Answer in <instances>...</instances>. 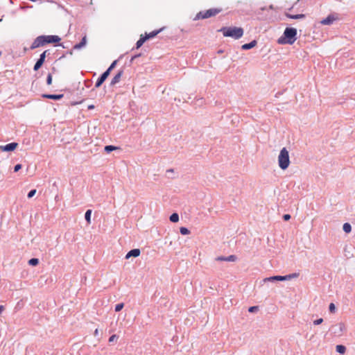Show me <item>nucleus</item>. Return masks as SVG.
<instances>
[{
    "instance_id": "obj_5",
    "label": "nucleus",
    "mask_w": 355,
    "mask_h": 355,
    "mask_svg": "<svg viewBox=\"0 0 355 355\" xmlns=\"http://www.w3.org/2000/svg\"><path fill=\"white\" fill-rule=\"evenodd\" d=\"M222 11L221 8H210L205 11L199 12L196 17L194 20L207 19L214 16H216Z\"/></svg>"
},
{
    "instance_id": "obj_21",
    "label": "nucleus",
    "mask_w": 355,
    "mask_h": 355,
    "mask_svg": "<svg viewBox=\"0 0 355 355\" xmlns=\"http://www.w3.org/2000/svg\"><path fill=\"white\" fill-rule=\"evenodd\" d=\"M336 350L339 354H344L346 351V347L343 345H338L336 347Z\"/></svg>"
},
{
    "instance_id": "obj_9",
    "label": "nucleus",
    "mask_w": 355,
    "mask_h": 355,
    "mask_svg": "<svg viewBox=\"0 0 355 355\" xmlns=\"http://www.w3.org/2000/svg\"><path fill=\"white\" fill-rule=\"evenodd\" d=\"M123 73V70H119L118 71V73L112 78L111 82H110V86H114L115 85L116 83H118L120 80H121V78L122 76Z\"/></svg>"
},
{
    "instance_id": "obj_42",
    "label": "nucleus",
    "mask_w": 355,
    "mask_h": 355,
    "mask_svg": "<svg viewBox=\"0 0 355 355\" xmlns=\"http://www.w3.org/2000/svg\"><path fill=\"white\" fill-rule=\"evenodd\" d=\"M88 108H89V109H92V108H94V105H89V106L88 107Z\"/></svg>"
},
{
    "instance_id": "obj_12",
    "label": "nucleus",
    "mask_w": 355,
    "mask_h": 355,
    "mask_svg": "<svg viewBox=\"0 0 355 355\" xmlns=\"http://www.w3.org/2000/svg\"><path fill=\"white\" fill-rule=\"evenodd\" d=\"M44 98L52 99L55 101L60 100L63 98L64 94H44L42 96Z\"/></svg>"
},
{
    "instance_id": "obj_20",
    "label": "nucleus",
    "mask_w": 355,
    "mask_h": 355,
    "mask_svg": "<svg viewBox=\"0 0 355 355\" xmlns=\"http://www.w3.org/2000/svg\"><path fill=\"white\" fill-rule=\"evenodd\" d=\"M170 221L177 223L179 221V215L177 213H173L169 217Z\"/></svg>"
},
{
    "instance_id": "obj_6",
    "label": "nucleus",
    "mask_w": 355,
    "mask_h": 355,
    "mask_svg": "<svg viewBox=\"0 0 355 355\" xmlns=\"http://www.w3.org/2000/svg\"><path fill=\"white\" fill-rule=\"evenodd\" d=\"M116 63H117V60L113 61L112 62V64L110 65V67L99 76V78H98V80H96V82L95 83L96 88H98L102 85V84L105 82V80L110 76L111 71L115 67Z\"/></svg>"
},
{
    "instance_id": "obj_8",
    "label": "nucleus",
    "mask_w": 355,
    "mask_h": 355,
    "mask_svg": "<svg viewBox=\"0 0 355 355\" xmlns=\"http://www.w3.org/2000/svg\"><path fill=\"white\" fill-rule=\"evenodd\" d=\"M17 146V143L12 142L4 146H0V150L1 151L11 152L15 150Z\"/></svg>"
},
{
    "instance_id": "obj_40",
    "label": "nucleus",
    "mask_w": 355,
    "mask_h": 355,
    "mask_svg": "<svg viewBox=\"0 0 355 355\" xmlns=\"http://www.w3.org/2000/svg\"><path fill=\"white\" fill-rule=\"evenodd\" d=\"M173 169H168L166 171V173H173Z\"/></svg>"
},
{
    "instance_id": "obj_38",
    "label": "nucleus",
    "mask_w": 355,
    "mask_h": 355,
    "mask_svg": "<svg viewBox=\"0 0 355 355\" xmlns=\"http://www.w3.org/2000/svg\"><path fill=\"white\" fill-rule=\"evenodd\" d=\"M141 55V53H139V54H136V55H135L134 56H132V58H131L130 61H131V62H132V61H133L135 59H136V58H137L140 57Z\"/></svg>"
},
{
    "instance_id": "obj_33",
    "label": "nucleus",
    "mask_w": 355,
    "mask_h": 355,
    "mask_svg": "<svg viewBox=\"0 0 355 355\" xmlns=\"http://www.w3.org/2000/svg\"><path fill=\"white\" fill-rule=\"evenodd\" d=\"M216 261H227V257H223V256H220V257H217L216 258Z\"/></svg>"
},
{
    "instance_id": "obj_28",
    "label": "nucleus",
    "mask_w": 355,
    "mask_h": 355,
    "mask_svg": "<svg viewBox=\"0 0 355 355\" xmlns=\"http://www.w3.org/2000/svg\"><path fill=\"white\" fill-rule=\"evenodd\" d=\"M258 310H259V306H252L249 307V309H248V311L250 313H255Z\"/></svg>"
},
{
    "instance_id": "obj_46",
    "label": "nucleus",
    "mask_w": 355,
    "mask_h": 355,
    "mask_svg": "<svg viewBox=\"0 0 355 355\" xmlns=\"http://www.w3.org/2000/svg\"><path fill=\"white\" fill-rule=\"evenodd\" d=\"M10 1L11 3H13L12 0H10Z\"/></svg>"
},
{
    "instance_id": "obj_39",
    "label": "nucleus",
    "mask_w": 355,
    "mask_h": 355,
    "mask_svg": "<svg viewBox=\"0 0 355 355\" xmlns=\"http://www.w3.org/2000/svg\"><path fill=\"white\" fill-rule=\"evenodd\" d=\"M4 309V306H2V305H0V314L2 313V311H3Z\"/></svg>"
},
{
    "instance_id": "obj_16",
    "label": "nucleus",
    "mask_w": 355,
    "mask_h": 355,
    "mask_svg": "<svg viewBox=\"0 0 355 355\" xmlns=\"http://www.w3.org/2000/svg\"><path fill=\"white\" fill-rule=\"evenodd\" d=\"M162 29L163 28H160L159 30H155L149 33H146L144 37L146 38L147 40L149 39L153 38L157 35H158L162 31Z\"/></svg>"
},
{
    "instance_id": "obj_31",
    "label": "nucleus",
    "mask_w": 355,
    "mask_h": 355,
    "mask_svg": "<svg viewBox=\"0 0 355 355\" xmlns=\"http://www.w3.org/2000/svg\"><path fill=\"white\" fill-rule=\"evenodd\" d=\"M51 83H52V75H51V73H49L46 77V84L48 85H51Z\"/></svg>"
},
{
    "instance_id": "obj_18",
    "label": "nucleus",
    "mask_w": 355,
    "mask_h": 355,
    "mask_svg": "<svg viewBox=\"0 0 355 355\" xmlns=\"http://www.w3.org/2000/svg\"><path fill=\"white\" fill-rule=\"evenodd\" d=\"M146 38L144 37V35H141L140 38L137 40L135 44V49H139L144 43L146 41Z\"/></svg>"
},
{
    "instance_id": "obj_29",
    "label": "nucleus",
    "mask_w": 355,
    "mask_h": 355,
    "mask_svg": "<svg viewBox=\"0 0 355 355\" xmlns=\"http://www.w3.org/2000/svg\"><path fill=\"white\" fill-rule=\"evenodd\" d=\"M237 260V257L236 255H230L227 257V261H235Z\"/></svg>"
},
{
    "instance_id": "obj_41",
    "label": "nucleus",
    "mask_w": 355,
    "mask_h": 355,
    "mask_svg": "<svg viewBox=\"0 0 355 355\" xmlns=\"http://www.w3.org/2000/svg\"><path fill=\"white\" fill-rule=\"evenodd\" d=\"M98 334V329H96L95 331H94V336H97Z\"/></svg>"
},
{
    "instance_id": "obj_17",
    "label": "nucleus",
    "mask_w": 355,
    "mask_h": 355,
    "mask_svg": "<svg viewBox=\"0 0 355 355\" xmlns=\"http://www.w3.org/2000/svg\"><path fill=\"white\" fill-rule=\"evenodd\" d=\"M285 15L286 16V17L292 19H304L306 17L305 15L304 14L292 15L287 12L285 14Z\"/></svg>"
},
{
    "instance_id": "obj_26",
    "label": "nucleus",
    "mask_w": 355,
    "mask_h": 355,
    "mask_svg": "<svg viewBox=\"0 0 355 355\" xmlns=\"http://www.w3.org/2000/svg\"><path fill=\"white\" fill-rule=\"evenodd\" d=\"M180 232L182 235H187L190 233V231L188 228H187L185 227H181L180 228Z\"/></svg>"
},
{
    "instance_id": "obj_3",
    "label": "nucleus",
    "mask_w": 355,
    "mask_h": 355,
    "mask_svg": "<svg viewBox=\"0 0 355 355\" xmlns=\"http://www.w3.org/2000/svg\"><path fill=\"white\" fill-rule=\"evenodd\" d=\"M221 32L224 37L238 40L243 35V29L236 26H223L218 31Z\"/></svg>"
},
{
    "instance_id": "obj_15",
    "label": "nucleus",
    "mask_w": 355,
    "mask_h": 355,
    "mask_svg": "<svg viewBox=\"0 0 355 355\" xmlns=\"http://www.w3.org/2000/svg\"><path fill=\"white\" fill-rule=\"evenodd\" d=\"M87 44V36L86 35L82 38L81 41L73 46L74 49H80L84 47Z\"/></svg>"
},
{
    "instance_id": "obj_23",
    "label": "nucleus",
    "mask_w": 355,
    "mask_h": 355,
    "mask_svg": "<svg viewBox=\"0 0 355 355\" xmlns=\"http://www.w3.org/2000/svg\"><path fill=\"white\" fill-rule=\"evenodd\" d=\"M343 230L345 233H349L352 231V225L349 223L343 224Z\"/></svg>"
},
{
    "instance_id": "obj_44",
    "label": "nucleus",
    "mask_w": 355,
    "mask_h": 355,
    "mask_svg": "<svg viewBox=\"0 0 355 355\" xmlns=\"http://www.w3.org/2000/svg\"><path fill=\"white\" fill-rule=\"evenodd\" d=\"M59 46H62L63 48H65V46H63L62 44H60Z\"/></svg>"
},
{
    "instance_id": "obj_22",
    "label": "nucleus",
    "mask_w": 355,
    "mask_h": 355,
    "mask_svg": "<svg viewBox=\"0 0 355 355\" xmlns=\"http://www.w3.org/2000/svg\"><path fill=\"white\" fill-rule=\"evenodd\" d=\"M117 148H118L116 146H112V145H107V146H105L104 150L107 153H110L112 152L113 150H116Z\"/></svg>"
},
{
    "instance_id": "obj_43",
    "label": "nucleus",
    "mask_w": 355,
    "mask_h": 355,
    "mask_svg": "<svg viewBox=\"0 0 355 355\" xmlns=\"http://www.w3.org/2000/svg\"><path fill=\"white\" fill-rule=\"evenodd\" d=\"M69 54L72 55L73 54L72 51H69Z\"/></svg>"
},
{
    "instance_id": "obj_2",
    "label": "nucleus",
    "mask_w": 355,
    "mask_h": 355,
    "mask_svg": "<svg viewBox=\"0 0 355 355\" xmlns=\"http://www.w3.org/2000/svg\"><path fill=\"white\" fill-rule=\"evenodd\" d=\"M61 38L58 35H40L37 37L31 46V49L43 46L46 44L58 43Z\"/></svg>"
},
{
    "instance_id": "obj_37",
    "label": "nucleus",
    "mask_w": 355,
    "mask_h": 355,
    "mask_svg": "<svg viewBox=\"0 0 355 355\" xmlns=\"http://www.w3.org/2000/svg\"><path fill=\"white\" fill-rule=\"evenodd\" d=\"M291 218V215L290 214H284L283 216V219L285 220V221H287L288 220H290V218Z\"/></svg>"
},
{
    "instance_id": "obj_27",
    "label": "nucleus",
    "mask_w": 355,
    "mask_h": 355,
    "mask_svg": "<svg viewBox=\"0 0 355 355\" xmlns=\"http://www.w3.org/2000/svg\"><path fill=\"white\" fill-rule=\"evenodd\" d=\"M123 306H124V304L123 303H119V304H116L115 308H114V311L116 312H119L121 310H122Z\"/></svg>"
},
{
    "instance_id": "obj_10",
    "label": "nucleus",
    "mask_w": 355,
    "mask_h": 355,
    "mask_svg": "<svg viewBox=\"0 0 355 355\" xmlns=\"http://www.w3.org/2000/svg\"><path fill=\"white\" fill-rule=\"evenodd\" d=\"M336 19L334 15H329L325 19H323L320 23L322 25H331Z\"/></svg>"
},
{
    "instance_id": "obj_25",
    "label": "nucleus",
    "mask_w": 355,
    "mask_h": 355,
    "mask_svg": "<svg viewBox=\"0 0 355 355\" xmlns=\"http://www.w3.org/2000/svg\"><path fill=\"white\" fill-rule=\"evenodd\" d=\"M299 276L298 273H292L287 275H284V280H291V279L296 278Z\"/></svg>"
},
{
    "instance_id": "obj_30",
    "label": "nucleus",
    "mask_w": 355,
    "mask_h": 355,
    "mask_svg": "<svg viewBox=\"0 0 355 355\" xmlns=\"http://www.w3.org/2000/svg\"><path fill=\"white\" fill-rule=\"evenodd\" d=\"M36 193V189H31L27 194L28 198H33Z\"/></svg>"
},
{
    "instance_id": "obj_34",
    "label": "nucleus",
    "mask_w": 355,
    "mask_h": 355,
    "mask_svg": "<svg viewBox=\"0 0 355 355\" xmlns=\"http://www.w3.org/2000/svg\"><path fill=\"white\" fill-rule=\"evenodd\" d=\"M22 168V165L21 164H17L14 166V172H18Z\"/></svg>"
},
{
    "instance_id": "obj_7",
    "label": "nucleus",
    "mask_w": 355,
    "mask_h": 355,
    "mask_svg": "<svg viewBox=\"0 0 355 355\" xmlns=\"http://www.w3.org/2000/svg\"><path fill=\"white\" fill-rule=\"evenodd\" d=\"M50 55L49 50H45L43 53L40 54L39 59L36 61L33 67L34 71H37L40 68H41V67L43 65L45 61L46 55Z\"/></svg>"
},
{
    "instance_id": "obj_14",
    "label": "nucleus",
    "mask_w": 355,
    "mask_h": 355,
    "mask_svg": "<svg viewBox=\"0 0 355 355\" xmlns=\"http://www.w3.org/2000/svg\"><path fill=\"white\" fill-rule=\"evenodd\" d=\"M263 281L264 282L285 281L284 280V276H282V275L272 276V277H270L265 278L263 279Z\"/></svg>"
},
{
    "instance_id": "obj_24",
    "label": "nucleus",
    "mask_w": 355,
    "mask_h": 355,
    "mask_svg": "<svg viewBox=\"0 0 355 355\" xmlns=\"http://www.w3.org/2000/svg\"><path fill=\"white\" fill-rule=\"evenodd\" d=\"M39 259L37 258H31L28 260V264L32 266H36L39 264Z\"/></svg>"
},
{
    "instance_id": "obj_45",
    "label": "nucleus",
    "mask_w": 355,
    "mask_h": 355,
    "mask_svg": "<svg viewBox=\"0 0 355 355\" xmlns=\"http://www.w3.org/2000/svg\"><path fill=\"white\" fill-rule=\"evenodd\" d=\"M343 324H340V329H341V330H342V326H343Z\"/></svg>"
},
{
    "instance_id": "obj_36",
    "label": "nucleus",
    "mask_w": 355,
    "mask_h": 355,
    "mask_svg": "<svg viewBox=\"0 0 355 355\" xmlns=\"http://www.w3.org/2000/svg\"><path fill=\"white\" fill-rule=\"evenodd\" d=\"M118 338V336H116V334H113L112 335L110 338H109V342L110 343H112L114 342L116 339Z\"/></svg>"
},
{
    "instance_id": "obj_35",
    "label": "nucleus",
    "mask_w": 355,
    "mask_h": 355,
    "mask_svg": "<svg viewBox=\"0 0 355 355\" xmlns=\"http://www.w3.org/2000/svg\"><path fill=\"white\" fill-rule=\"evenodd\" d=\"M322 322H323V319L322 318H319V319H317V320L313 321V324L319 325V324H322Z\"/></svg>"
},
{
    "instance_id": "obj_19",
    "label": "nucleus",
    "mask_w": 355,
    "mask_h": 355,
    "mask_svg": "<svg viewBox=\"0 0 355 355\" xmlns=\"http://www.w3.org/2000/svg\"><path fill=\"white\" fill-rule=\"evenodd\" d=\"M91 216H92V210L87 209L85 214V218L88 224L91 223Z\"/></svg>"
},
{
    "instance_id": "obj_11",
    "label": "nucleus",
    "mask_w": 355,
    "mask_h": 355,
    "mask_svg": "<svg viewBox=\"0 0 355 355\" xmlns=\"http://www.w3.org/2000/svg\"><path fill=\"white\" fill-rule=\"evenodd\" d=\"M141 251L138 248H135L131 250H130L125 255V259H129L132 257H137L140 255Z\"/></svg>"
},
{
    "instance_id": "obj_13",
    "label": "nucleus",
    "mask_w": 355,
    "mask_h": 355,
    "mask_svg": "<svg viewBox=\"0 0 355 355\" xmlns=\"http://www.w3.org/2000/svg\"><path fill=\"white\" fill-rule=\"evenodd\" d=\"M257 44V40H254L249 43L244 44L241 46V49L249 50L254 48Z\"/></svg>"
},
{
    "instance_id": "obj_32",
    "label": "nucleus",
    "mask_w": 355,
    "mask_h": 355,
    "mask_svg": "<svg viewBox=\"0 0 355 355\" xmlns=\"http://www.w3.org/2000/svg\"><path fill=\"white\" fill-rule=\"evenodd\" d=\"M329 310L331 313H334L336 310V306L334 303H331L329 306Z\"/></svg>"
},
{
    "instance_id": "obj_1",
    "label": "nucleus",
    "mask_w": 355,
    "mask_h": 355,
    "mask_svg": "<svg viewBox=\"0 0 355 355\" xmlns=\"http://www.w3.org/2000/svg\"><path fill=\"white\" fill-rule=\"evenodd\" d=\"M297 31L295 28L287 27L283 35L277 40L279 44H293L297 40Z\"/></svg>"
},
{
    "instance_id": "obj_4",
    "label": "nucleus",
    "mask_w": 355,
    "mask_h": 355,
    "mask_svg": "<svg viewBox=\"0 0 355 355\" xmlns=\"http://www.w3.org/2000/svg\"><path fill=\"white\" fill-rule=\"evenodd\" d=\"M278 164L281 169L286 170L290 164V158L288 151L286 148H283L278 156Z\"/></svg>"
}]
</instances>
